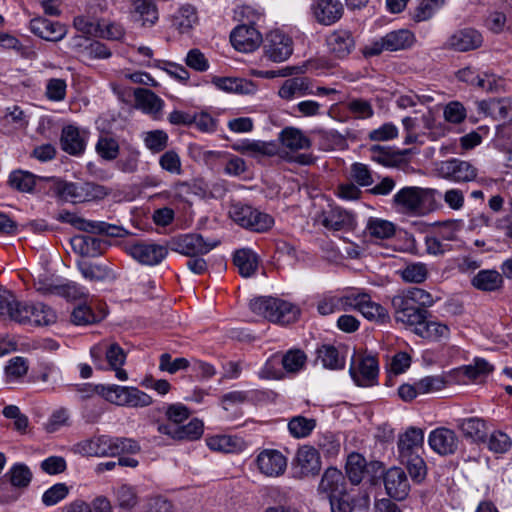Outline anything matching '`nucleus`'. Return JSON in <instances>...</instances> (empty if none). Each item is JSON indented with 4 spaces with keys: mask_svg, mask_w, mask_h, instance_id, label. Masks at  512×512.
I'll return each instance as SVG.
<instances>
[{
    "mask_svg": "<svg viewBox=\"0 0 512 512\" xmlns=\"http://www.w3.org/2000/svg\"><path fill=\"white\" fill-rule=\"evenodd\" d=\"M391 302L396 320L412 327L430 316L427 308L434 305L436 298L422 288L411 287L395 295Z\"/></svg>",
    "mask_w": 512,
    "mask_h": 512,
    "instance_id": "nucleus-1",
    "label": "nucleus"
},
{
    "mask_svg": "<svg viewBox=\"0 0 512 512\" xmlns=\"http://www.w3.org/2000/svg\"><path fill=\"white\" fill-rule=\"evenodd\" d=\"M90 356L97 369L113 370L118 380H128V373L122 368L126 362L127 354L118 343L96 344L91 347Z\"/></svg>",
    "mask_w": 512,
    "mask_h": 512,
    "instance_id": "nucleus-2",
    "label": "nucleus"
},
{
    "mask_svg": "<svg viewBox=\"0 0 512 512\" xmlns=\"http://www.w3.org/2000/svg\"><path fill=\"white\" fill-rule=\"evenodd\" d=\"M82 451L89 456L105 457L123 453L135 454L140 451L137 441L131 438L101 435L85 441Z\"/></svg>",
    "mask_w": 512,
    "mask_h": 512,
    "instance_id": "nucleus-3",
    "label": "nucleus"
},
{
    "mask_svg": "<svg viewBox=\"0 0 512 512\" xmlns=\"http://www.w3.org/2000/svg\"><path fill=\"white\" fill-rule=\"evenodd\" d=\"M55 181L54 192L57 197L65 202L83 203L103 199L108 195L107 189L92 182L75 183L58 178H51Z\"/></svg>",
    "mask_w": 512,
    "mask_h": 512,
    "instance_id": "nucleus-4",
    "label": "nucleus"
},
{
    "mask_svg": "<svg viewBox=\"0 0 512 512\" xmlns=\"http://www.w3.org/2000/svg\"><path fill=\"white\" fill-rule=\"evenodd\" d=\"M300 308L286 300L274 297H258V315L280 325H288L298 320Z\"/></svg>",
    "mask_w": 512,
    "mask_h": 512,
    "instance_id": "nucleus-5",
    "label": "nucleus"
},
{
    "mask_svg": "<svg viewBox=\"0 0 512 512\" xmlns=\"http://www.w3.org/2000/svg\"><path fill=\"white\" fill-rule=\"evenodd\" d=\"M436 174L445 180L455 183L474 181L478 171L470 162L458 158H451L435 164Z\"/></svg>",
    "mask_w": 512,
    "mask_h": 512,
    "instance_id": "nucleus-6",
    "label": "nucleus"
},
{
    "mask_svg": "<svg viewBox=\"0 0 512 512\" xmlns=\"http://www.w3.org/2000/svg\"><path fill=\"white\" fill-rule=\"evenodd\" d=\"M57 320L56 312L44 303L22 302L19 311L15 314V322L37 326H48Z\"/></svg>",
    "mask_w": 512,
    "mask_h": 512,
    "instance_id": "nucleus-7",
    "label": "nucleus"
},
{
    "mask_svg": "<svg viewBox=\"0 0 512 512\" xmlns=\"http://www.w3.org/2000/svg\"><path fill=\"white\" fill-rule=\"evenodd\" d=\"M293 53L292 38L281 30L270 31L264 44L265 56L273 62H284Z\"/></svg>",
    "mask_w": 512,
    "mask_h": 512,
    "instance_id": "nucleus-8",
    "label": "nucleus"
},
{
    "mask_svg": "<svg viewBox=\"0 0 512 512\" xmlns=\"http://www.w3.org/2000/svg\"><path fill=\"white\" fill-rule=\"evenodd\" d=\"M127 253L142 265L155 266L167 256L166 246L154 242H137L126 247Z\"/></svg>",
    "mask_w": 512,
    "mask_h": 512,
    "instance_id": "nucleus-9",
    "label": "nucleus"
},
{
    "mask_svg": "<svg viewBox=\"0 0 512 512\" xmlns=\"http://www.w3.org/2000/svg\"><path fill=\"white\" fill-rule=\"evenodd\" d=\"M382 481L387 495L397 501L407 498L410 492V482L405 470L393 466L382 473Z\"/></svg>",
    "mask_w": 512,
    "mask_h": 512,
    "instance_id": "nucleus-10",
    "label": "nucleus"
},
{
    "mask_svg": "<svg viewBox=\"0 0 512 512\" xmlns=\"http://www.w3.org/2000/svg\"><path fill=\"white\" fill-rule=\"evenodd\" d=\"M460 439L456 432L446 427L432 430L428 436L430 448L440 456L454 455L460 446Z\"/></svg>",
    "mask_w": 512,
    "mask_h": 512,
    "instance_id": "nucleus-11",
    "label": "nucleus"
},
{
    "mask_svg": "<svg viewBox=\"0 0 512 512\" xmlns=\"http://www.w3.org/2000/svg\"><path fill=\"white\" fill-rule=\"evenodd\" d=\"M412 331L419 337L430 342H445L450 338V327L436 319H429V316L412 326Z\"/></svg>",
    "mask_w": 512,
    "mask_h": 512,
    "instance_id": "nucleus-12",
    "label": "nucleus"
},
{
    "mask_svg": "<svg viewBox=\"0 0 512 512\" xmlns=\"http://www.w3.org/2000/svg\"><path fill=\"white\" fill-rule=\"evenodd\" d=\"M287 468V458L276 449H264L258 454V470L268 477H278Z\"/></svg>",
    "mask_w": 512,
    "mask_h": 512,
    "instance_id": "nucleus-13",
    "label": "nucleus"
},
{
    "mask_svg": "<svg viewBox=\"0 0 512 512\" xmlns=\"http://www.w3.org/2000/svg\"><path fill=\"white\" fill-rule=\"evenodd\" d=\"M319 222L325 228L334 231L352 230L356 225L354 215L340 207L324 210L319 216Z\"/></svg>",
    "mask_w": 512,
    "mask_h": 512,
    "instance_id": "nucleus-14",
    "label": "nucleus"
},
{
    "mask_svg": "<svg viewBox=\"0 0 512 512\" xmlns=\"http://www.w3.org/2000/svg\"><path fill=\"white\" fill-rule=\"evenodd\" d=\"M475 104L477 113L483 117L509 120L512 123V98L482 100Z\"/></svg>",
    "mask_w": 512,
    "mask_h": 512,
    "instance_id": "nucleus-15",
    "label": "nucleus"
},
{
    "mask_svg": "<svg viewBox=\"0 0 512 512\" xmlns=\"http://www.w3.org/2000/svg\"><path fill=\"white\" fill-rule=\"evenodd\" d=\"M352 299L351 309L358 310L366 319L379 322H384L387 319V310L372 301L370 295L352 292Z\"/></svg>",
    "mask_w": 512,
    "mask_h": 512,
    "instance_id": "nucleus-16",
    "label": "nucleus"
},
{
    "mask_svg": "<svg viewBox=\"0 0 512 512\" xmlns=\"http://www.w3.org/2000/svg\"><path fill=\"white\" fill-rule=\"evenodd\" d=\"M349 373L356 385L361 387L372 386L376 383L378 376V363L374 357H364L357 366H350Z\"/></svg>",
    "mask_w": 512,
    "mask_h": 512,
    "instance_id": "nucleus-17",
    "label": "nucleus"
},
{
    "mask_svg": "<svg viewBox=\"0 0 512 512\" xmlns=\"http://www.w3.org/2000/svg\"><path fill=\"white\" fill-rule=\"evenodd\" d=\"M483 37L473 28H464L454 32L447 41V46L455 51L466 52L479 48Z\"/></svg>",
    "mask_w": 512,
    "mask_h": 512,
    "instance_id": "nucleus-18",
    "label": "nucleus"
},
{
    "mask_svg": "<svg viewBox=\"0 0 512 512\" xmlns=\"http://www.w3.org/2000/svg\"><path fill=\"white\" fill-rule=\"evenodd\" d=\"M30 29L40 38L52 42L62 40L67 33L65 25L43 17L33 18L30 21Z\"/></svg>",
    "mask_w": 512,
    "mask_h": 512,
    "instance_id": "nucleus-19",
    "label": "nucleus"
},
{
    "mask_svg": "<svg viewBox=\"0 0 512 512\" xmlns=\"http://www.w3.org/2000/svg\"><path fill=\"white\" fill-rule=\"evenodd\" d=\"M424 442L423 430L416 427L408 428L398 439L397 448L399 459L418 455Z\"/></svg>",
    "mask_w": 512,
    "mask_h": 512,
    "instance_id": "nucleus-20",
    "label": "nucleus"
},
{
    "mask_svg": "<svg viewBox=\"0 0 512 512\" xmlns=\"http://www.w3.org/2000/svg\"><path fill=\"white\" fill-rule=\"evenodd\" d=\"M219 244V241H206L200 234H188L178 241V251L185 256L204 255Z\"/></svg>",
    "mask_w": 512,
    "mask_h": 512,
    "instance_id": "nucleus-21",
    "label": "nucleus"
},
{
    "mask_svg": "<svg viewBox=\"0 0 512 512\" xmlns=\"http://www.w3.org/2000/svg\"><path fill=\"white\" fill-rule=\"evenodd\" d=\"M169 123L175 126L196 125L197 128H210L219 125L218 118L211 116L207 112L190 114L187 112L174 110L168 116Z\"/></svg>",
    "mask_w": 512,
    "mask_h": 512,
    "instance_id": "nucleus-22",
    "label": "nucleus"
},
{
    "mask_svg": "<svg viewBox=\"0 0 512 512\" xmlns=\"http://www.w3.org/2000/svg\"><path fill=\"white\" fill-rule=\"evenodd\" d=\"M425 199V191L420 187H404L393 197L394 204L404 212H416Z\"/></svg>",
    "mask_w": 512,
    "mask_h": 512,
    "instance_id": "nucleus-23",
    "label": "nucleus"
},
{
    "mask_svg": "<svg viewBox=\"0 0 512 512\" xmlns=\"http://www.w3.org/2000/svg\"><path fill=\"white\" fill-rule=\"evenodd\" d=\"M318 492L328 498L344 495L346 482L343 473L335 467L326 469L319 483Z\"/></svg>",
    "mask_w": 512,
    "mask_h": 512,
    "instance_id": "nucleus-24",
    "label": "nucleus"
},
{
    "mask_svg": "<svg viewBox=\"0 0 512 512\" xmlns=\"http://www.w3.org/2000/svg\"><path fill=\"white\" fill-rule=\"evenodd\" d=\"M316 20L323 25H332L343 14V5L339 0H319L312 5Z\"/></svg>",
    "mask_w": 512,
    "mask_h": 512,
    "instance_id": "nucleus-25",
    "label": "nucleus"
},
{
    "mask_svg": "<svg viewBox=\"0 0 512 512\" xmlns=\"http://www.w3.org/2000/svg\"><path fill=\"white\" fill-rule=\"evenodd\" d=\"M297 466L302 476H315L321 470V460L318 451L309 445H303L296 453Z\"/></svg>",
    "mask_w": 512,
    "mask_h": 512,
    "instance_id": "nucleus-26",
    "label": "nucleus"
},
{
    "mask_svg": "<svg viewBox=\"0 0 512 512\" xmlns=\"http://www.w3.org/2000/svg\"><path fill=\"white\" fill-rule=\"evenodd\" d=\"M256 29L254 23L238 25L230 34L233 47L243 53H250L256 49Z\"/></svg>",
    "mask_w": 512,
    "mask_h": 512,
    "instance_id": "nucleus-27",
    "label": "nucleus"
},
{
    "mask_svg": "<svg viewBox=\"0 0 512 512\" xmlns=\"http://www.w3.org/2000/svg\"><path fill=\"white\" fill-rule=\"evenodd\" d=\"M70 243L75 253L92 258L102 255L106 248L104 240L88 235H76Z\"/></svg>",
    "mask_w": 512,
    "mask_h": 512,
    "instance_id": "nucleus-28",
    "label": "nucleus"
},
{
    "mask_svg": "<svg viewBox=\"0 0 512 512\" xmlns=\"http://www.w3.org/2000/svg\"><path fill=\"white\" fill-rule=\"evenodd\" d=\"M327 46L336 58L343 59L353 51L355 42L350 31L336 30L327 37Z\"/></svg>",
    "mask_w": 512,
    "mask_h": 512,
    "instance_id": "nucleus-29",
    "label": "nucleus"
},
{
    "mask_svg": "<svg viewBox=\"0 0 512 512\" xmlns=\"http://www.w3.org/2000/svg\"><path fill=\"white\" fill-rule=\"evenodd\" d=\"M135 103L138 108L154 119L161 118V111L164 102L153 91L146 88H137L134 90Z\"/></svg>",
    "mask_w": 512,
    "mask_h": 512,
    "instance_id": "nucleus-30",
    "label": "nucleus"
},
{
    "mask_svg": "<svg viewBox=\"0 0 512 512\" xmlns=\"http://www.w3.org/2000/svg\"><path fill=\"white\" fill-rule=\"evenodd\" d=\"M456 427L466 439H470L472 442L483 443L486 441L488 429L483 419L478 417L457 419Z\"/></svg>",
    "mask_w": 512,
    "mask_h": 512,
    "instance_id": "nucleus-31",
    "label": "nucleus"
},
{
    "mask_svg": "<svg viewBox=\"0 0 512 512\" xmlns=\"http://www.w3.org/2000/svg\"><path fill=\"white\" fill-rule=\"evenodd\" d=\"M471 284L483 292H495L502 289L504 280L500 272L493 269L480 270L472 279Z\"/></svg>",
    "mask_w": 512,
    "mask_h": 512,
    "instance_id": "nucleus-32",
    "label": "nucleus"
},
{
    "mask_svg": "<svg viewBox=\"0 0 512 512\" xmlns=\"http://www.w3.org/2000/svg\"><path fill=\"white\" fill-rule=\"evenodd\" d=\"M313 90L310 81L306 77H294L287 79L280 87L278 94L282 99L291 100L297 97L310 95Z\"/></svg>",
    "mask_w": 512,
    "mask_h": 512,
    "instance_id": "nucleus-33",
    "label": "nucleus"
},
{
    "mask_svg": "<svg viewBox=\"0 0 512 512\" xmlns=\"http://www.w3.org/2000/svg\"><path fill=\"white\" fill-rule=\"evenodd\" d=\"M205 441L208 448L216 452L235 453L243 448L242 439L231 435L218 434L208 436Z\"/></svg>",
    "mask_w": 512,
    "mask_h": 512,
    "instance_id": "nucleus-34",
    "label": "nucleus"
},
{
    "mask_svg": "<svg viewBox=\"0 0 512 512\" xmlns=\"http://www.w3.org/2000/svg\"><path fill=\"white\" fill-rule=\"evenodd\" d=\"M352 293L337 296L324 295L317 303V311L323 315H330L341 310L347 311L351 309Z\"/></svg>",
    "mask_w": 512,
    "mask_h": 512,
    "instance_id": "nucleus-35",
    "label": "nucleus"
},
{
    "mask_svg": "<svg viewBox=\"0 0 512 512\" xmlns=\"http://www.w3.org/2000/svg\"><path fill=\"white\" fill-rule=\"evenodd\" d=\"M61 148L70 155H79L86 147L85 130H62Z\"/></svg>",
    "mask_w": 512,
    "mask_h": 512,
    "instance_id": "nucleus-36",
    "label": "nucleus"
},
{
    "mask_svg": "<svg viewBox=\"0 0 512 512\" xmlns=\"http://www.w3.org/2000/svg\"><path fill=\"white\" fill-rule=\"evenodd\" d=\"M132 12L141 21L142 26H153L159 18L158 9L154 0H130Z\"/></svg>",
    "mask_w": 512,
    "mask_h": 512,
    "instance_id": "nucleus-37",
    "label": "nucleus"
},
{
    "mask_svg": "<svg viewBox=\"0 0 512 512\" xmlns=\"http://www.w3.org/2000/svg\"><path fill=\"white\" fill-rule=\"evenodd\" d=\"M211 82L220 90L234 92L237 94H249L254 91V84L243 78L218 77L212 78Z\"/></svg>",
    "mask_w": 512,
    "mask_h": 512,
    "instance_id": "nucleus-38",
    "label": "nucleus"
},
{
    "mask_svg": "<svg viewBox=\"0 0 512 512\" xmlns=\"http://www.w3.org/2000/svg\"><path fill=\"white\" fill-rule=\"evenodd\" d=\"M443 116L447 122L455 125L461 124L467 117L472 124H476L484 118L480 114H478V116H474L473 114L468 116L467 109L459 101H450L447 103L443 110Z\"/></svg>",
    "mask_w": 512,
    "mask_h": 512,
    "instance_id": "nucleus-39",
    "label": "nucleus"
},
{
    "mask_svg": "<svg viewBox=\"0 0 512 512\" xmlns=\"http://www.w3.org/2000/svg\"><path fill=\"white\" fill-rule=\"evenodd\" d=\"M387 51L393 52L410 48L414 41V34L407 29L394 30L383 36Z\"/></svg>",
    "mask_w": 512,
    "mask_h": 512,
    "instance_id": "nucleus-40",
    "label": "nucleus"
},
{
    "mask_svg": "<svg viewBox=\"0 0 512 512\" xmlns=\"http://www.w3.org/2000/svg\"><path fill=\"white\" fill-rule=\"evenodd\" d=\"M233 263L242 277H251L256 270V253L250 248L239 249L234 253Z\"/></svg>",
    "mask_w": 512,
    "mask_h": 512,
    "instance_id": "nucleus-41",
    "label": "nucleus"
},
{
    "mask_svg": "<svg viewBox=\"0 0 512 512\" xmlns=\"http://www.w3.org/2000/svg\"><path fill=\"white\" fill-rule=\"evenodd\" d=\"M317 359L324 368L340 370L345 366V360L340 356L338 349L330 344H323L316 349Z\"/></svg>",
    "mask_w": 512,
    "mask_h": 512,
    "instance_id": "nucleus-42",
    "label": "nucleus"
},
{
    "mask_svg": "<svg viewBox=\"0 0 512 512\" xmlns=\"http://www.w3.org/2000/svg\"><path fill=\"white\" fill-rule=\"evenodd\" d=\"M197 22L196 8L190 4L181 6L173 16V26L181 33L190 31Z\"/></svg>",
    "mask_w": 512,
    "mask_h": 512,
    "instance_id": "nucleus-43",
    "label": "nucleus"
},
{
    "mask_svg": "<svg viewBox=\"0 0 512 512\" xmlns=\"http://www.w3.org/2000/svg\"><path fill=\"white\" fill-rule=\"evenodd\" d=\"M230 218L241 227L255 230L256 215L251 206L240 202L234 203L229 209Z\"/></svg>",
    "mask_w": 512,
    "mask_h": 512,
    "instance_id": "nucleus-44",
    "label": "nucleus"
},
{
    "mask_svg": "<svg viewBox=\"0 0 512 512\" xmlns=\"http://www.w3.org/2000/svg\"><path fill=\"white\" fill-rule=\"evenodd\" d=\"M37 176L25 170H15L9 175V185L21 192L32 193L36 186Z\"/></svg>",
    "mask_w": 512,
    "mask_h": 512,
    "instance_id": "nucleus-45",
    "label": "nucleus"
},
{
    "mask_svg": "<svg viewBox=\"0 0 512 512\" xmlns=\"http://www.w3.org/2000/svg\"><path fill=\"white\" fill-rule=\"evenodd\" d=\"M4 477L14 488H26L32 480V472L27 465L15 463Z\"/></svg>",
    "mask_w": 512,
    "mask_h": 512,
    "instance_id": "nucleus-46",
    "label": "nucleus"
},
{
    "mask_svg": "<svg viewBox=\"0 0 512 512\" xmlns=\"http://www.w3.org/2000/svg\"><path fill=\"white\" fill-rule=\"evenodd\" d=\"M399 274L404 282L419 284L428 278L429 269L425 263L412 262L399 270Z\"/></svg>",
    "mask_w": 512,
    "mask_h": 512,
    "instance_id": "nucleus-47",
    "label": "nucleus"
},
{
    "mask_svg": "<svg viewBox=\"0 0 512 512\" xmlns=\"http://www.w3.org/2000/svg\"><path fill=\"white\" fill-rule=\"evenodd\" d=\"M280 141L282 146L291 151L307 149L311 142L301 130H281Z\"/></svg>",
    "mask_w": 512,
    "mask_h": 512,
    "instance_id": "nucleus-48",
    "label": "nucleus"
},
{
    "mask_svg": "<svg viewBox=\"0 0 512 512\" xmlns=\"http://www.w3.org/2000/svg\"><path fill=\"white\" fill-rule=\"evenodd\" d=\"M316 427V420L304 416H294L288 422L290 434L297 439L308 437Z\"/></svg>",
    "mask_w": 512,
    "mask_h": 512,
    "instance_id": "nucleus-49",
    "label": "nucleus"
},
{
    "mask_svg": "<svg viewBox=\"0 0 512 512\" xmlns=\"http://www.w3.org/2000/svg\"><path fill=\"white\" fill-rule=\"evenodd\" d=\"M366 460L359 453H351L347 458L346 474L353 485H358L363 479Z\"/></svg>",
    "mask_w": 512,
    "mask_h": 512,
    "instance_id": "nucleus-50",
    "label": "nucleus"
},
{
    "mask_svg": "<svg viewBox=\"0 0 512 512\" xmlns=\"http://www.w3.org/2000/svg\"><path fill=\"white\" fill-rule=\"evenodd\" d=\"M346 109L351 117L357 120H367L374 115L371 101L364 98H351L346 103Z\"/></svg>",
    "mask_w": 512,
    "mask_h": 512,
    "instance_id": "nucleus-51",
    "label": "nucleus"
},
{
    "mask_svg": "<svg viewBox=\"0 0 512 512\" xmlns=\"http://www.w3.org/2000/svg\"><path fill=\"white\" fill-rule=\"evenodd\" d=\"M368 233L377 239H389L394 236L395 225L381 218H370L366 225Z\"/></svg>",
    "mask_w": 512,
    "mask_h": 512,
    "instance_id": "nucleus-52",
    "label": "nucleus"
},
{
    "mask_svg": "<svg viewBox=\"0 0 512 512\" xmlns=\"http://www.w3.org/2000/svg\"><path fill=\"white\" fill-rule=\"evenodd\" d=\"M400 462L406 466V469L414 483L419 484L424 481L427 475V466L419 454L400 459Z\"/></svg>",
    "mask_w": 512,
    "mask_h": 512,
    "instance_id": "nucleus-53",
    "label": "nucleus"
},
{
    "mask_svg": "<svg viewBox=\"0 0 512 512\" xmlns=\"http://www.w3.org/2000/svg\"><path fill=\"white\" fill-rule=\"evenodd\" d=\"M283 369L288 373H297L302 370L306 364L307 356L300 349H291L284 355H280Z\"/></svg>",
    "mask_w": 512,
    "mask_h": 512,
    "instance_id": "nucleus-54",
    "label": "nucleus"
},
{
    "mask_svg": "<svg viewBox=\"0 0 512 512\" xmlns=\"http://www.w3.org/2000/svg\"><path fill=\"white\" fill-rule=\"evenodd\" d=\"M103 315L95 313L87 304H79L71 313V322L78 326H86L99 322Z\"/></svg>",
    "mask_w": 512,
    "mask_h": 512,
    "instance_id": "nucleus-55",
    "label": "nucleus"
},
{
    "mask_svg": "<svg viewBox=\"0 0 512 512\" xmlns=\"http://www.w3.org/2000/svg\"><path fill=\"white\" fill-rule=\"evenodd\" d=\"M21 305L22 302L17 301L11 291L0 286V316L8 317L15 321V314L18 313Z\"/></svg>",
    "mask_w": 512,
    "mask_h": 512,
    "instance_id": "nucleus-56",
    "label": "nucleus"
},
{
    "mask_svg": "<svg viewBox=\"0 0 512 512\" xmlns=\"http://www.w3.org/2000/svg\"><path fill=\"white\" fill-rule=\"evenodd\" d=\"M95 148L98 155L108 161L116 159L119 154L118 141L108 133L99 137Z\"/></svg>",
    "mask_w": 512,
    "mask_h": 512,
    "instance_id": "nucleus-57",
    "label": "nucleus"
},
{
    "mask_svg": "<svg viewBox=\"0 0 512 512\" xmlns=\"http://www.w3.org/2000/svg\"><path fill=\"white\" fill-rule=\"evenodd\" d=\"M117 505L124 510H131L138 503L137 492L134 487L122 484L114 490Z\"/></svg>",
    "mask_w": 512,
    "mask_h": 512,
    "instance_id": "nucleus-58",
    "label": "nucleus"
},
{
    "mask_svg": "<svg viewBox=\"0 0 512 512\" xmlns=\"http://www.w3.org/2000/svg\"><path fill=\"white\" fill-rule=\"evenodd\" d=\"M77 266L82 276L89 281H102L109 276V269L104 265L79 261Z\"/></svg>",
    "mask_w": 512,
    "mask_h": 512,
    "instance_id": "nucleus-59",
    "label": "nucleus"
},
{
    "mask_svg": "<svg viewBox=\"0 0 512 512\" xmlns=\"http://www.w3.org/2000/svg\"><path fill=\"white\" fill-rule=\"evenodd\" d=\"M152 403V397L136 387L127 386L123 406L132 408L147 407Z\"/></svg>",
    "mask_w": 512,
    "mask_h": 512,
    "instance_id": "nucleus-60",
    "label": "nucleus"
},
{
    "mask_svg": "<svg viewBox=\"0 0 512 512\" xmlns=\"http://www.w3.org/2000/svg\"><path fill=\"white\" fill-rule=\"evenodd\" d=\"M204 424L198 418H194L186 425H178V441H195L201 438Z\"/></svg>",
    "mask_w": 512,
    "mask_h": 512,
    "instance_id": "nucleus-61",
    "label": "nucleus"
},
{
    "mask_svg": "<svg viewBox=\"0 0 512 512\" xmlns=\"http://www.w3.org/2000/svg\"><path fill=\"white\" fill-rule=\"evenodd\" d=\"M69 491L70 489L66 483H56L42 494L41 501L46 507L54 506L64 500Z\"/></svg>",
    "mask_w": 512,
    "mask_h": 512,
    "instance_id": "nucleus-62",
    "label": "nucleus"
},
{
    "mask_svg": "<svg viewBox=\"0 0 512 512\" xmlns=\"http://www.w3.org/2000/svg\"><path fill=\"white\" fill-rule=\"evenodd\" d=\"M2 415L13 420V428L19 433H25L27 431L29 420L28 417L23 414L20 408L16 405H7L2 410Z\"/></svg>",
    "mask_w": 512,
    "mask_h": 512,
    "instance_id": "nucleus-63",
    "label": "nucleus"
},
{
    "mask_svg": "<svg viewBox=\"0 0 512 512\" xmlns=\"http://www.w3.org/2000/svg\"><path fill=\"white\" fill-rule=\"evenodd\" d=\"M317 445L326 457L336 456L340 451V442L332 432L318 434Z\"/></svg>",
    "mask_w": 512,
    "mask_h": 512,
    "instance_id": "nucleus-64",
    "label": "nucleus"
}]
</instances>
